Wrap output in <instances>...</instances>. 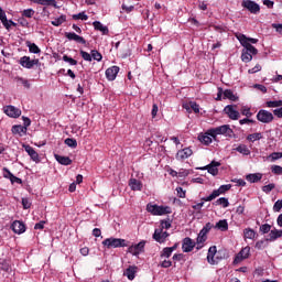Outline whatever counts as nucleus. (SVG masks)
I'll use <instances>...</instances> for the list:
<instances>
[{
  "label": "nucleus",
  "mask_w": 282,
  "mask_h": 282,
  "mask_svg": "<svg viewBox=\"0 0 282 282\" xmlns=\"http://www.w3.org/2000/svg\"><path fill=\"white\" fill-rule=\"evenodd\" d=\"M243 50L245 52L251 54L252 56H257V54H259V50H257V47L252 46V44H250L249 42L247 44L243 45Z\"/></svg>",
  "instance_id": "33"
},
{
  "label": "nucleus",
  "mask_w": 282,
  "mask_h": 282,
  "mask_svg": "<svg viewBox=\"0 0 282 282\" xmlns=\"http://www.w3.org/2000/svg\"><path fill=\"white\" fill-rule=\"evenodd\" d=\"M271 173L274 175H282V166L281 165H272Z\"/></svg>",
  "instance_id": "54"
},
{
  "label": "nucleus",
  "mask_w": 282,
  "mask_h": 282,
  "mask_svg": "<svg viewBox=\"0 0 282 282\" xmlns=\"http://www.w3.org/2000/svg\"><path fill=\"white\" fill-rule=\"evenodd\" d=\"M257 120L259 122H262L263 124H270V122H272V120H274V115H272V112L268 111V110H259L257 113Z\"/></svg>",
  "instance_id": "5"
},
{
  "label": "nucleus",
  "mask_w": 282,
  "mask_h": 282,
  "mask_svg": "<svg viewBox=\"0 0 282 282\" xmlns=\"http://www.w3.org/2000/svg\"><path fill=\"white\" fill-rule=\"evenodd\" d=\"M54 158L56 162H58V164H62L63 166H69V164H72V159H69V156L55 154Z\"/></svg>",
  "instance_id": "24"
},
{
  "label": "nucleus",
  "mask_w": 282,
  "mask_h": 282,
  "mask_svg": "<svg viewBox=\"0 0 282 282\" xmlns=\"http://www.w3.org/2000/svg\"><path fill=\"white\" fill-rule=\"evenodd\" d=\"M263 138V134L261 132H256L247 135V140L249 142H257V140H261Z\"/></svg>",
  "instance_id": "39"
},
{
  "label": "nucleus",
  "mask_w": 282,
  "mask_h": 282,
  "mask_svg": "<svg viewBox=\"0 0 282 282\" xmlns=\"http://www.w3.org/2000/svg\"><path fill=\"white\" fill-rule=\"evenodd\" d=\"M22 206H23L24 210H28L31 208L32 203H30V199H28V198H22Z\"/></svg>",
  "instance_id": "62"
},
{
  "label": "nucleus",
  "mask_w": 282,
  "mask_h": 282,
  "mask_svg": "<svg viewBox=\"0 0 282 282\" xmlns=\"http://www.w3.org/2000/svg\"><path fill=\"white\" fill-rule=\"evenodd\" d=\"M11 230H13V232L15 235H23V232H25V230H26V227H25V224L23 221L14 220L11 224Z\"/></svg>",
  "instance_id": "13"
},
{
  "label": "nucleus",
  "mask_w": 282,
  "mask_h": 282,
  "mask_svg": "<svg viewBox=\"0 0 282 282\" xmlns=\"http://www.w3.org/2000/svg\"><path fill=\"white\" fill-rule=\"evenodd\" d=\"M241 6L251 12V14H258V12H261V7H259V4L252 0H245L242 1Z\"/></svg>",
  "instance_id": "8"
},
{
  "label": "nucleus",
  "mask_w": 282,
  "mask_h": 282,
  "mask_svg": "<svg viewBox=\"0 0 282 282\" xmlns=\"http://www.w3.org/2000/svg\"><path fill=\"white\" fill-rule=\"evenodd\" d=\"M31 3H37V6H45L56 8V0H31Z\"/></svg>",
  "instance_id": "28"
},
{
  "label": "nucleus",
  "mask_w": 282,
  "mask_h": 282,
  "mask_svg": "<svg viewBox=\"0 0 282 282\" xmlns=\"http://www.w3.org/2000/svg\"><path fill=\"white\" fill-rule=\"evenodd\" d=\"M62 58H63L64 63H68L72 66L78 65V61H76L67 55H64Z\"/></svg>",
  "instance_id": "53"
},
{
  "label": "nucleus",
  "mask_w": 282,
  "mask_h": 282,
  "mask_svg": "<svg viewBox=\"0 0 282 282\" xmlns=\"http://www.w3.org/2000/svg\"><path fill=\"white\" fill-rule=\"evenodd\" d=\"M214 228H218V230H221L223 232H226L228 230V220L223 219L219 220Z\"/></svg>",
  "instance_id": "37"
},
{
  "label": "nucleus",
  "mask_w": 282,
  "mask_h": 282,
  "mask_svg": "<svg viewBox=\"0 0 282 282\" xmlns=\"http://www.w3.org/2000/svg\"><path fill=\"white\" fill-rule=\"evenodd\" d=\"M11 133H13V135H25L28 133V128H25V126H13L11 129Z\"/></svg>",
  "instance_id": "22"
},
{
  "label": "nucleus",
  "mask_w": 282,
  "mask_h": 282,
  "mask_svg": "<svg viewBox=\"0 0 282 282\" xmlns=\"http://www.w3.org/2000/svg\"><path fill=\"white\" fill-rule=\"evenodd\" d=\"M34 10L33 9H25L22 12V17H25L26 19H32L34 17Z\"/></svg>",
  "instance_id": "55"
},
{
  "label": "nucleus",
  "mask_w": 282,
  "mask_h": 282,
  "mask_svg": "<svg viewBox=\"0 0 282 282\" xmlns=\"http://www.w3.org/2000/svg\"><path fill=\"white\" fill-rule=\"evenodd\" d=\"M241 116H246V118H252V111L250 110V107L242 106L240 109Z\"/></svg>",
  "instance_id": "45"
},
{
  "label": "nucleus",
  "mask_w": 282,
  "mask_h": 282,
  "mask_svg": "<svg viewBox=\"0 0 282 282\" xmlns=\"http://www.w3.org/2000/svg\"><path fill=\"white\" fill-rule=\"evenodd\" d=\"M191 155H193V150H191V148H185L176 153V160H188Z\"/></svg>",
  "instance_id": "20"
},
{
  "label": "nucleus",
  "mask_w": 282,
  "mask_h": 282,
  "mask_svg": "<svg viewBox=\"0 0 282 282\" xmlns=\"http://www.w3.org/2000/svg\"><path fill=\"white\" fill-rule=\"evenodd\" d=\"M247 182L250 184H257V182H261L263 180V174L261 173H253L246 176Z\"/></svg>",
  "instance_id": "23"
},
{
  "label": "nucleus",
  "mask_w": 282,
  "mask_h": 282,
  "mask_svg": "<svg viewBox=\"0 0 282 282\" xmlns=\"http://www.w3.org/2000/svg\"><path fill=\"white\" fill-rule=\"evenodd\" d=\"M245 239H254L257 237V231L252 228H246L243 230Z\"/></svg>",
  "instance_id": "35"
},
{
  "label": "nucleus",
  "mask_w": 282,
  "mask_h": 282,
  "mask_svg": "<svg viewBox=\"0 0 282 282\" xmlns=\"http://www.w3.org/2000/svg\"><path fill=\"white\" fill-rule=\"evenodd\" d=\"M270 158H271L272 162H274L276 160H281L282 153L281 152H273V153L270 154Z\"/></svg>",
  "instance_id": "64"
},
{
  "label": "nucleus",
  "mask_w": 282,
  "mask_h": 282,
  "mask_svg": "<svg viewBox=\"0 0 282 282\" xmlns=\"http://www.w3.org/2000/svg\"><path fill=\"white\" fill-rule=\"evenodd\" d=\"M73 19H74V21H78V20L87 21V19H89V17L87 14H85V12H80L78 14H74Z\"/></svg>",
  "instance_id": "52"
},
{
  "label": "nucleus",
  "mask_w": 282,
  "mask_h": 282,
  "mask_svg": "<svg viewBox=\"0 0 282 282\" xmlns=\"http://www.w3.org/2000/svg\"><path fill=\"white\" fill-rule=\"evenodd\" d=\"M274 188H276V185L274 183H270L268 185L262 186V191L263 193H265L267 195L272 193V191H274Z\"/></svg>",
  "instance_id": "50"
},
{
  "label": "nucleus",
  "mask_w": 282,
  "mask_h": 282,
  "mask_svg": "<svg viewBox=\"0 0 282 282\" xmlns=\"http://www.w3.org/2000/svg\"><path fill=\"white\" fill-rule=\"evenodd\" d=\"M267 107L269 108L282 107V100L267 101Z\"/></svg>",
  "instance_id": "57"
},
{
  "label": "nucleus",
  "mask_w": 282,
  "mask_h": 282,
  "mask_svg": "<svg viewBox=\"0 0 282 282\" xmlns=\"http://www.w3.org/2000/svg\"><path fill=\"white\" fill-rule=\"evenodd\" d=\"M198 140L202 142V144H205V147H208V144L213 143V137L208 134V130L205 134H199Z\"/></svg>",
  "instance_id": "27"
},
{
  "label": "nucleus",
  "mask_w": 282,
  "mask_h": 282,
  "mask_svg": "<svg viewBox=\"0 0 282 282\" xmlns=\"http://www.w3.org/2000/svg\"><path fill=\"white\" fill-rule=\"evenodd\" d=\"M207 239H208V235L200 230L196 238V243L198 245L206 243Z\"/></svg>",
  "instance_id": "42"
},
{
  "label": "nucleus",
  "mask_w": 282,
  "mask_h": 282,
  "mask_svg": "<svg viewBox=\"0 0 282 282\" xmlns=\"http://www.w3.org/2000/svg\"><path fill=\"white\" fill-rule=\"evenodd\" d=\"M129 186L131 191H142V182L137 178H130Z\"/></svg>",
  "instance_id": "29"
},
{
  "label": "nucleus",
  "mask_w": 282,
  "mask_h": 282,
  "mask_svg": "<svg viewBox=\"0 0 282 282\" xmlns=\"http://www.w3.org/2000/svg\"><path fill=\"white\" fill-rule=\"evenodd\" d=\"M230 188H232V185L230 184L221 185L218 189H214L209 196L203 197L202 202H213V199H217L219 195H224V193H228Z\"/></svg>",
  "instance_id": "4"
},
{
  "label": "nucleus",
  "mask_w": 282,
  "mask_h": 282,
  "mask_svg": "<svg viewBox=\"0 0 282 282\" xmlns=\"http://www.w3.org/2000/svg\"><path fill=\"white\" fill-rule=\"evenodd\" d=\"M2 171L3 177H6V180H11L14 176V174H12V172H10L8 167H3Z\"/></svg>",
  "instance_id": "61"
},
{
  "label": "nucleus",
  "mask_w": 282,
  "mask_h": 282,
  "mask_svg": "<svg viewBox=\"0 0 282 282\" xmlns=\"http://www.w3.org/2000/svg\"><path fill=\"white\" fill-rule=\"evenodd\" d=\"M24 151L28 152V155H30L31 160H33V162H41V159H39V152L34 150V148H32L31 145H24Z\"/></svg>",
  "instance_id": "21"
},
{
  "label": "nucleus",
  "mask_w": 282,
  "mask_h": 282,
  "mask_svg": "<svg viewBox=\"0 0 282 282\" xmlns=\"http://www.w3.org/2000/svg\"><path fill=\"white\" fill-rule=\"evenodd\" d=\"M237 106L228 105L225 107L224 111L230 118V120H239L240 113L236 110Z\"/></svg>",
  "instance_id": "11"
},
{
  "label": "nucleus",
  "mask_w": 282,
  "mask_h": 282,
  "mask_svg": "<svg viewBox=\"0 0 282 282\" xmlns=\"http://www.w3.org/2000/svg\"><path fill=\"white\" fill-rule=\"evenodd\" d=\"M248 257H250V247L247 246L245 248H242L239 253L236 256L234 263H239L241 261H243V259H248Z\"/></svg>",
  "instance_id": "14"
},
{
  "label": "nucleus",
  "mask_w": 282,
  "mask_h": 282,
  "mask_svg": "<svg viewBox=\"0 0 282 282\" xmlns=\"http://www.w3.org/2000/svg\"><path fill=\"white\" fill-rule=\"evenodd\" d=\"M65 39L68 41H75V43H80L82 45H87V40L85 37L76 34L75 32H65Z\"/></svg>",
  "instance_id": "12"
},
{
  "label": "nucleus",
  "mask_w": 282,
  "mask_h": 282,
  "mask_svg": "<svg viewBox=\"0 0 282 282\" xmlns=\"http://www.w3.org/2000/svg\"><path fill=\"white\" fill-rule=\"evenodd\" d=\"M4 113L9 116V118H19L21 116V109L14 106H7L4 108Z\"/></svg>",
  "instance_id": "16"
},
{
  "label": "nucleus",
  "mask_w": 282,
  "mask_h": 282,
  "mask_svg": "<svg viewBox=\"0 0 282 282\" xmlns=\"http://www.w3.org/2000/svg\"><path fill=\"white\" fill-rule=\"evenodd\" d=\"M221 259H228V251L226 249H216V261H221Z\"/></svg>",
  "instance_id": "36"
},
{
  "label": "nucleus",
  "mask_w": 282,
  "mask_h": 282,
  "mask_svg": "<svg viewBox=\"0 0 282 282\" xmlns=\"http://www.w3.org/2000/svg\"><path fill=\"white\" fill-rule=\"evenodd\" d=\"M218 166H221L220 162L217 161H212L210 164L200 167V171H207L210 175H219V169H217Z\"/></svg>",
  "instance_id": "9"
},
{
  "label": "nucleus",
  "mask_w": 282,
  "mask_h": 282,
  "mask_svg": "<svg viewBox=\"0 0 282 282\" xmlns=\"http://www.w3.org/2000/svg\"><path fill=\"white\" fill-rule=\"evenodd\" d=\"M17 85H23L24 89H30V87H32V85L30 84V80L23 78V77H15L14 78Z\"/></svg>",
  "instance_id": "34"
},
{
  "label": "nucleus",
  "mask_w": 282,
  "mask_h": 282,
  "mask_svg": "<svg viewBox=\"0 0 282 282\" xmlns=\"http://www.w3.org/2000/svg\"><path fill=\"white\" fill-rule=\"evenodd\" d=\"M65 21H67V17L66 15H61L59 18L53 20L51 23L55 28H58L59 25H63V23H65Z\"/></svg>",
  "instance_id": "41"
},
{
  "label": "nucleus",
  "mask_w": 282,
  "mask_h": 282,
  "mask_svg": "<svg viewBox=\"0 0 282 282\" xmlns=\"http://www.w3.org/2000/svg\"><path fill=\"white\" fill-rule=\"evenodd\" d=\"M144 246H147V241L142 240L137 245H132L128 248V252L133 254V257H138L141 252H144Z\"/></svg>",
  "instance_id": "10"
},
{
  "label": "nucleus",
  "mask_w": 282,
  "mask_h": 282,
  "mask_svg": "<svg viewBox=\"0 0 282 282\" xmlns=\"http://www.w3.org/2000/svg\"><path fill=\"white\" fill-rule=\"evenodd\" d=\"M64 142L67 147H70V149H76V147H78V141H76V139L67 138Z\"/></svg>",
  "instance_id": "48"
},
{
  "label": "nucleus",
  "mask_w": 282,
  "mask_h": 282,
  "mask_svg": "<svg viewBox=\"0 0 282 282\" xmlns=\"http://www.w3.org/2000/svg\"><path fill=\"white\" fill-rule=\"evenodd\" d=\"M119 72H120V67H118V66H111V67L107 68L106 69L107 80H113L115 78H117Z\"/></svg>",
  "instance_id": "18"
},
{
  "label": "nucleus",
  "mask_w": 282,
  "mask_h": 282,
  "mask_svg": "<svg viewBox=\"0 0 282 282\" xmlns=\"http://www.w3.org/2000/svg\"><path fill=\"white\" fill-rule=\"evenodd\" d=\"M101 243L108 250H111V248H127V240L122 238H106Z\"/></svg>",
  "instance_id": "3"
},
{
  "label": "nucleus",
  "mask_w": 282,
  "mask_h": 282,
  "mask_svg": "<svg viewBox=\"0 0 282 282\" xmlns=\"http://www.w3.org/2000/svg\"><path fill=\"white\" fill-rule=\"evenodd\" d=\"M169 237H171V234L164 231V229H155L152 239L158 243H164Z\"/></svg>",
  "instance_id": "7"
},
{
  "label": "nucleus",
  "mask_w": 282,
  "mask_h": 282,
  "mask_svg": "<svg viewBox=\"0 0 282 282\" xmlns=\"http://www.w3.org/2000/svg\"><path fill=\"white\" fill-rule=\"evenodd\" d=\"M236 39H238V41H239L240 45H242V47L246 44H248V37L243 33H237Z\"/></svg>",
  "instance_id": "46"
},
{
  "label": "nucleus",
  "mask_w": 282,
  "mask_h": 282,
  "mask_svg": "<svg viewBox=\"0 0 282 282\" xmlns=\"http://www.w3.org/2000/svg\"><path fill=\"white\" fill-rule=\"evenodd\" d=\"M10 262L6 259H0V270H3V272H10Z\"/></svg>",
  "instance_id": "43"
},
{
  "label": "nucleus",
  "mask_w": 282,
  "mask_h": 282,
  "mask_svg": "<svg viewBox=\"0 0 282 282\" xmlns=\"http://www.w3.org/2000/svg\"><path fill=\"white\" fill-rule=\"evenodd\" d=\"M241 61H242V63H250V61H252V55L250 53H248V51L242 50Z\"/></svg>",
  "instance_id": "44"
},
{
  "label": "nucleus",
  "mask_w": 282,
  "mask_h": 282,
  "mask_svg": "<svg viewBox=\"0 0 282 282\" xmlns=\"http://www.w3.org/2000/svg\"><path fill=\"white\" fill-rule=\"evenodd\" d=\"M195 241L191 239L189 237H186L183 239L182 250L183 252H193L195 249Z\"/></svg>",
  "instance_id": "15"
},
{
  "label": "nucleus",
  "mask_w": 282,
  "mask_h": 282,
  "mask_svg": "<svg viewBox=\"0 0 282 282\" xmlns=\"http://www.w3.org/2000/svg\"><path fill=\"white\" fill-rule=\"evenodd\" d=\"M19 64L25 69H33L34 65H41V61L39 58L31 59L30 56H22L19 61Z\"/></svg>",
  "instance_id": "6"
},
{
  "label": "nucleus",
  "mask_w": 282,
  "mask_h": 282,
  "mask_svg": "<svg viewBox=\"0 0 282 282\" xmlns=\"http://www.w3.org/2000/svg\"><path fill=\"white\" fill-rule=\"evenodd\" d=\"M213 228H215V225L207 223L200 230L204 231L205 235H208Z\"/></svg>",
  "instance_id": "58"
},
{
  "label": "nucleus",
  "mask_w": 282,
  "mask_h": 282,
  "mask_svg": "<svg viewBox=\"0 0 282 282\" xmlns=\"http://www.w3.org/2000/svg\"><path fill=\"white\" fill-rule=\"evenodd\" d=\"M215 206H223V208H228L230 206V202H228V198L220 197L215 203Z\"/></svg>",
  "instance_id": "38"
},
{
  "label": "nucleus",
  "mask_w": 282,
  "mask_h": 282,
  "mask_svg": "<svg viewBox=\"0 0 282 282\" xmlns=\"http://www.w3.org/2000/svg\"><path fill=\"white\" fill-rule=\"evenodd\" d=\"M171 254H173L172 249H170L169 247L163 248V250L161 251V259H169L171 257Z\"/></svg>",
  "instance_id": "49"
},
{
  "label": "nucleus",
  "mask_w": 282,
  "mask_h": 282,
  "mask_svg": "<svg viewBox=\"0 0 282 282\" xmlns=\"http://www.w3.org/2000/svg\"><path fill=\"white\" fill-rule=\"evenodd\" d=\"M236 151L238 153H241L242 155H250V149H248V145L240 144L236 148Z\"/></svg>",
  "instance_id": "40"
},
{
  "label": "nucleus",
  "mask_w": 282,
  "mask_h": 282,
  "mask_svg": "<svg viewBox=\"0 0 282 282\" xmlns=\"http://www.w3.org/2000/svg\"><path fill=\"white\" fill-rule=\"evenodd\" d=\"M282 237V229H273L269 232V238L267 241H276V239H281Z\"/></svg>",
  "instance_id": "25"
},
{
  "label": "nucleus",
  "mask_w": 282,
  "mask_h": 282,
  "mask_svg": "<svg viewBox=\"0 0 282 282\" xmlns=\"http://www.w3.org/2000/svg\"><path fill=\"white\" fill-rule=\"evenodd\" d=\"M224 98H227L228 100H231V102H237L239 100V97L235 95L230 89L224 90Z\"/></svg>",
  "instance_id": "31"
},
{
  "label": "nucleus",
  "mask_w": 282,
  "mask_h": 282,
  "mask_svg": "<svg viewBox=\"0 0 282 282\" xmlns=\"http://www.w3.org/2000/svg\"><path fill=\"white\" fill-rule=\"evenodd\" d=\"M121 8H122V10H123L124 12H127V14L133 12V10L135 9V7H133V4L127 6L126 3H123V4L121 6Z\"/></svg>",
  "instance_id": "60"
},
{
  "label": "nucleus",
  "mask_w": 282,
  "mask_h": 282,
  "mask_svg": "<svg viewBox=\"0 0 282 282\" xmlns=\"http://www.w3.org/2000/svg\"><path fill=\"white\" fill-rule=\"evenodd\" d=\"M281 208H282V199H279L273 205V212L281 213Z\"/></svg>",
  "instance_id": "59"
},
{
  "label": "nucleus",
  "mask_w": 282,
  "mask_h": 282,
  "mask_svg": "<svg viewBox=\"0 0 282 282\" xmlns=\"http://www.w3.org/2000/svg\"><path fill=\"white\" fill-rule=\"evenodd\" d=\"M232 129H230V126L224 124L220 127L212 128L208 130V135L214 138V140H217V135H227L228 138H232Z\"/></svg>",
  "instance_id": "2"
},
{
  "label": "nucleus",
  "mask_w": 282,
  "mask_h": 282,
  "mask_svg": "<svg viewBox=\"0 0 282 282\" xmlns=\"http://www.w3.org/2000/svg\"><path fill=\"white\" fill-rule=\"evenodd\" d=\"M90 56H91V59L94 58V61H97L98 63L102 61V54H100V52H98L97 50H93L90 52Z\"/></svg>",
  "instance_id": "47"
},
{
  "label": "nucleus",
  "mask_w": 282,
  "mask_h": 282,
  "mask_svg": "<svg viewBox=\"0 0 282 282\" xmlns=\"http://www.w3.org/2000/svg\"><path fill=\"white\" fill-rule=\"evenodd\" d=\"M135 270H138V268L129 267L123 274L129 279V281H133V279H135Z\"/></svg>",
  "instance_id": "32"
},
{
  "label": "nucleus",
  "mask_w": 282,
  "mask_h": 282,
  "mask_svg": "<svg viewBox=\"0 0 282 282\" xmlns=\"http://www.w3.org/2000/svg\"><path fill=\"white\" fill-rule=\"evenodd\" d=\"M183 109L186 110L187 113H199V106L195 101H189L187 104H183Z\"/></svg>",
  "instance_id": "19"
},
{
  "label": "nucleus",
  "mask_w": 282,
  "mask_h": 282,
  "mask_svg": "<svg viewBox=\"0 0 282 282\" xmlns=\"http://www.w3.org/2000/svg\"><path fill=\"white\" fill-rule=\"evenodd\" d=\"M93 26H94L95 30H97L98 32L102 33L104 35L109 34V28L102 25L100 23V21L93 22Z\"/></svg>",
  "instance_id": "26"
},
{
  "label": "nucleus",
  "mask_w": 282,
  "mask_h": 282,
  "mask_svg": "<svg viewBox=\"0 0 282 282\" xmlns=\"http://www.w3.org/2000/svg\"><path fill=\"white\" fill-rule=\"evenodd\" d=\"M169 228H171V220H161V229L169 230Z\"/></svg>",
  "instance_id": "63"
},
{
  "label": "nucleus",
  "mask_w": 282,
  "mask_h": 282,
  "mask_svg": "<svg viewBox=\"0 0 282 282\" xmlns=\"http://www.w3.org/2000/svg\"><path fill=\"white\" fill-rule=\"evenodd\" d=\"M217 247L216 246H212L208 249V253H207V261L208 263H210V265H215V263H217Z\"/></svg>",
  "instance_id": "17"
},
{
  "label": "nucleus",
  "mask_w": 282,
  "mask_h": 282,
  "mask_svg": "<svg viewBox=\"0 0 282 282\" xmlns=\"http://www.w3.org/2000/svg\"><path fill=\"white\" fill-rule=\"evenodd\" d=\"M272 231V226L270 224H264L262 226H260V232H262V235H268V232Z\"/></svg>",
  "instance_id": "51"
},
{
  "label": "nucleus",
  "mask_w": 282,
  "mask_h": 282,
  "mask_svg": "<svg viewBox=\"0 0 282 282\" xmlns=\"http://www.w3.org/2000/svg\"><path fill=\"white\" fill-rule=\"evenodd\" d=\"M79 54L84 61H87L88 63H91V53L89 54L88 52L85 51H79Z\"/></svg>",
  "instance_id": "56"
},
{
  "label": "nucleus",
  "mask_w": 282,
  "mask_h": 282,
  "mask_svg": "<svg viewBox=\"0 0 282 282\" xmlns=\"http://www.w3.org/2000/svg\"><path fill=\"white\" fill-rule=\"evenodd\" d=\"M147 212L156 217H162V215H171V213H173V210L169 206H160L158 204L153 205L151 203L147 205Z\"/></svg>",
  "instance_id": "1"
},
{
  "label": "nucleus",
  "mask_w": 282,
  "mask_h": 282,
  "mask_svg": "<svg viewBox=\"0 0 282 282\" xmlns=\"http://www.w3.org/2000/svg\"><path fill=\"white\" fill-rule=\"evenodd\" d=\"M26 47H29V52L31 54H41V48L39 47V45H36V43H32L30 41L25 42Z\"/></svg>",
  "instance_id": "30"
}]
</instances>
